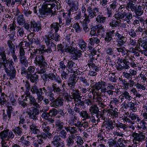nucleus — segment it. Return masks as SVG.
<instances>
[{"label":"nucleus","instance_id":"e2e57ef3","mask_svg":"<svg viewBox=\"0 0 147 147\" xmlns=\"http://www.w3.org/2000/svg\"><path fill=\"white\" fill-rule=\"evenodd\" d=\"M78 117L76 116V114L72 117L70 120L69 121V123L71 125H74L77 122L78 120Z\"/></svg>","mask_w":147,"mask_h":147},{"label":"nucleus","instance_id":"b1692460","mask_svg":"<svg viewBox=\"0 0 147 147\" xmlns=\"http://www.w3.org/2000/svg\"><path fill=\"white\" fill-rule=\"evenodd\" d=\"M116 49L117 52H119V54H121L122 56H124L126 55V56H127V50L126 48L123 46L119 47H117Z\"/></svg>","mask_w":147,"mask_h":147},{"label":"nucleus","instance_id":"72a5a7b5","mask_svg":"<svg viewBox=\"0 0 147 147\" xmlns=\"http://www.w3.org/2000/svg\"><path fill=\"white\" fill-rule=\"evenodd\" d=\"M113 124L111 121H108L105 124L103 127L106 129V130L109 131L114 128V127L113 126Z\"/></svg>","mask_w":147,"mask_h":147},{"label":"nucleus","instance_id":"052dcab7","mask_svg":"<svg viewBox=\"0 0 147 147\" xmlns=\"http://www.w3.org/2000/svg\"><path fill=\"white\" fill-rule=\"evenodd\" d=\"M28 101V100L26 99V98H25L23 99L22 100H20L19 101V103L20 105L23 108H25V107L29 105L28 103H27Z\"/></svg>","mask_w":147,"mask_h":147},{"label":"nucleus","instance_id":"bf43d9fd","mask_svg":"<svg viewBox=\"0 0 147 147\" xmlns=\"http://www.w3.org/2000/svg\"><path fill=\"white\" fill-rule=\"evenodd\" d=\"M37 137L38 138V139L36 140L34 142V145L35 147H38L39 145H41L42 144L44 143L43 140L42 139V138L40 137L38 138L37 136Z\"/></svg>","mask_w":147,"mask_h":147},{"label":"nucleus","instance_id":"58836bf2","mask_svg":"<svg viewBox=\"0 0 147 147\" xmlns=\"http://www.w3.org/2000/svg\"><path fill=\"white\" fill-rule=\"evenodd\" d=\"M50 27L52 29L55 30V32H57L61 28V26L58 24V22H53L51 24Z\"/></svg>","mask_w":147,"mask_h":147},{"label":"nucleus","instance_id":"f704fd0d","mask_svg":"<svg viewBox=\"0 0 147 147\" xmlns=\"http://www.w3.org/2000/svg\"><path fill=\"white\" fill-rule=\"evenodd\" d=\"M52 88H53L52 91L55 93H56L57 94L60 93L61 91V86H58L57 84L55 83H53L52 84Z\"/></svg>","mask_w":147,"mask_h":147},{"label":"nucleus","instance_id":"3c124183","mask_svg":"<svg viewBox=\"0 0 147 147\" xmlns=\"http://www.w3.org/2000/svg\"><path fill=\"white\" fill-rule=\"evenodd\" d=\"M7 75L9 77V79L11 80L13 79L15 77L16 75L15 69L14 68L10 69L9 70V72L8 73Z\"/></svg>","mask_w":147,"mask_h":147},{"label":"nucleus","instance_id":"7c9ffc66","mask_svg":"<svg viewBox=\"0 0 147 147\" xmlns=\"http://www.w3.org/2000/svg\"><path fill=\"white\" fill-rule=\"evenodd\" d=\"M5 106L7 108V113L8 115V117L9 119H10L12 112H13V109L12 106L9 104V103H7L5 105Z\"/></svg>","mask_w":147,"mask_h":147},{"label":"nucleus","instance_id":"0e129e2a","mask_svg":"<svg viewBox=\"0 0 147 147\" xmlns=\"http://www.w3.org/2000/svg\"><path fill=\"white\" fill-rule=\"evenodd\" d=\"M11 142L8 140L1 141L2 147H9L10 145Z\"/></svg>","mask_w":147,"mask_h":147},{"label":"nucleus","instance_id":"37998d69","mask_svg":"<svg viewBox=\"0 0 147 147\" xmlns=\"http://www.w3.org/2000/svg\"><path fill=\"white\" fill-rule=\"evenodd\" d=\"M114 125L118 129L120 130V128H121L124 131L126 130L128 127V126L125 124L123 123H115Z\"/></svg>","mask_w":147,"mask_h":147},{"label":"nucleus","instance_id":"13d9d810","mask_svg":"<svg viewBox=\"0 0 147 147\" xmlns=\"http://www.w3.org/2000/svg\"><path fill=\"white\" fill-rule=\"evenodd\" d=\"M146 123L144 120H142L140 123H138V127L139 128H142L145 129L146 128Z\"/></svg>","mask_w":147,"mask_h":147},{"label":"nucleus","instance_id":"a19ab883","mask_svg":"<svg viewBox=\"0 0 147 147\" xmlns=\"http://www.w3.org/2000/svg\"><path fill=\"white\" fill-rule=\"evenodd\" d=\"M9 51L11 53L15 52V45L12 43V41L10 40H8L7 42Z\"/></svg>","mask_w":147,"mask_h":147},{"label":"nucleus","instance_id":"ddd939ff","mask_svg":"<svg viewBox=\"0 0 147 147\" xmlns=\"http://www.w3.org/2000/svg\"><path fill=\"white\" fill-rule=\"evenodd\" d=\"M96 97L95 98L96 102L99 107L101 108H104L106 105L103 102V99L100 96L101 95L97 93H96Z\"/></svg>","mask_w":147,"mask_h":147},{"label":"nucleus","instance_id":"6e6d98bb","mask_svg":"<svg viewBox=\"0 0 147 147\" xmlns=\"http://www.w3.org/2000/svg\"><path fill=\"white\" fill-rule=\"evenodd\" d=\"M143 8L142 7L139 5L138 6V8L135 10V12L136 15V16L138 17L140 16L143 13V12L142 11V9Z\"/></svg>","mask_w":147,"mask_h":147},{"label":"nucleus","instance_id":"f257e3e1","mask_svg":"<svg viewBox=\"0 0 147 147\" xmlns=\"http://www.w3.org/2000/svg\"><path fill=\"white\" fill-rule=\"evenodd\" d=\"M25 96V98H26L27 100L29 99V105H30L31 106L32 105L36 107L32 109L29 108L27 110V113L29 116L30 119L31 120H33L34 121L38 120V117L39 113V111L37 108L40 107V105L36 102L34 97L31 94L30 92H27L26 94H24L22 96V97H23Z\"/></svg>","mask_w":147,"mask_h":147},{"label":"nucleus","instance_id":"a211bd4d","mask_svg":"<svg viewBox=\"0 0 147 147\" xmlns=\"http://www.w3.org/2000/svg\"><path fill=\"white\" fill-rule=\"evenodd\" d=\"M135 2L132 0H128L126 5V9H127L128 8L130 9L132 11H134L136 9V7L135 6Z\"/></svg>","mask_w":147,"mask_h":147},{"label":"nucleus","instance_id":"4be33fe9","mask_svg":"<svg viewBox=\"0 0 147 147\" xmlns=\"http://www.w3.org/2000/svg\"><path fill=\"white\" fill-rule=\"evenodd\" d=\"M80 116L83 119L82 120L89 119L90 118V115L86 111L83 110L80 113Z\"/></svg>","mask_w":147,"mask_h":147},{"label":"nucleus","instance_id":"5701e85b","mask_svg":"<svg viewBox=\"0 0 147 147\" xmlns=\"http://www.w3.org/2000/svg\"><path fill=\"white\" fill-rule=\"evenodd\" d=\"M8 131L9 129H6L0 132V139L1 140V141L6 140L7 139Z\"/></svg>","mask_w":147,"mask_h":147},{"label":"nucleus","instance_id":"4c0bfd02","mask_svg":"<svg viewBox=\"0 0 147 147\" xmlns=\"http://www.w3.org/2000/svg\"><path fill=\"white\" fill-rule=\"evenodd\" d=\"M30 129L32 132V133L35 134H38L40 132V130L37 128L38 127L33 124L31 125Z\"/></svg>","mask_w":147,"mask_h":147},{"label":"nucleus","instance_id":"c85d7f7f","mask_svg":"<svg viewBox=\"0 0 147 147\" xmlns=\"http://www.w3.org/2000/svg\"><path fill=\"white\" fill-rule=\"evenodd\" d=\"M118 5H119L115 1H112L110 5V7H108V9L113 11H116L117 9Z\"/></svg>","mask_w":147,"mask_h":147},{"label":"nucleus","instance_id":"c756f323","mask_svg":"<svg viewBox=\"0 0 147 147\" xmlns=\"http://www.w3.org/2000/svg\"><path fill=\"white\" fill-rule=\"evenodd\" d=\"M89 111L91 114H97L99 111L98 108L96 104L92 105L90 108Z\"/></svg>","mask_w":147,"mask_h":147},{"label":"nucleus","instance_id":"39448f33","mask_svg":"<svg viewBox=\"0 0 147 147\" xmlns=\"http://www.w3.org/2000/svg\"><path fill=\"white\" fill-rule=\"evenodd\" d=\"M24 26L26 30L30 32H38L41 29V25L34 20L31 21L30 24L28 23H25Z\"/></svg>","mask_w":147,"mask_h":147},{"label":"nucleus","instance_id":"cd10ccee","mask_svg":"<svg viewBox=\"0 0 147 147\" xmlns=\"http://www.w3.org/2000/svg\"><path fill=\"white\" fill-rule=\"evenodd\" d=\"M112 104H114L115 106H117L118 105L120 104L119 100L117 98H112V100H111L110 102V104L109 105V107L110 108L113 109L114 107H113Z\"/></svg>","mask_w":147,"mask_h":147},{"label":"nucleus","instance_id":"aec40b11","mask_svg":"<svg viewBox=\"0 0 147 147\" xmlns=\"http://www.w3.org/2000/svg\"><path fill=\"white\" fill-rule=\"evenodd\" d=\"M77 41L80 48L82 50H86L87 44L83 39H78Z\"/></svg>","mask_w":147,"mask_h":147},{"label":"nucleus","instance_id":"a18cd8bd","mask_svg":"<svg viewBox=\"0 0 147 147\" xmlns=\"http://www.w3.org/2000/svg\"><path fill=\"white\" fill-rule=\"evenodd\" d=\"M17 22L19 25H22L25 22V20L23 14L19 15L17 19Z\"/></svg>","mask_w":147,"mask_h":147},{"label":"nucleus","instance_id":"4468645a","mask_svg":"<svg viewBox=\"0 0 147 147\" xmlns=\"http://www.w3.org/2000/svg\"><path fill=\"white\" fill-rule=\"evenodd\" d=\"M55 127L56 131L61 130L64 129L65 124L62 121L58 120L55 122Z\"/></svg>","mask_w":147,"mask_h":147},{"label":"nucleus","instance_id":"393cba45","mask_svg":"<svg viewBox=\"0 0 147 147\" xmlns=\"http://www.w3.org/2000/svg\"><path fill=\"white\" fill-rule=\"evenodd\" d=\"M127 40V38L125 37H122L120 38H118L117 40V47H122L125 43Z\"/></svg>","mask_w":147,"mask_h":147},{"label":"nucleus","instance_id":"09e8293b","mask_svg":"<svg viewBox=\"0 0 147 147\" xmlns=\"http://www.w3.org/2000/svg\"><path fill=\"white\" fill-rule=\"evenodd\" d=\"M129 59H131V57L125 56L123 59L119 58L118 59V61L121 63H123L124 65H128L127 64V63H129Z\"/></svg>","mask_w":147,"mask_h":147},{"label":"nucleus","instance_id":"f3484780","mask_svg":"<svg viewBox=\"0 0 147 147\" xmlns=\"http://www.w3.org/2000/svg\"><path fill=\"white\" fill-rule=\"evenodd\" d=\"M61 139L58 135H56L53 136V140L51 142L53 146L56 147H59L61 145V143L59 142Z\"/></svg>","mask_w":147,"mask_h":147},{"label":"nucleus","instance_id":"8fccbe9b","mask_svg":"<svg viewBox=\"0 0 147 147\" xmlns=\"http://www.w3.org/2000/svg\"><path fill=\"white\" fill-rule=\"evenodd\" d=\"M16 24L15 21L13 22L12 23L8 26V30H9L10 33L12 32H16Z\"/></svg>","mask_w":147,"mask_h":147},{"label":"nucleus","instance_id":"a878e982","mask_svg":"<svg viewBox=\"0 0 147 147\" xmlns=\"http://www.w3.org/2000/svg\"><path fill=\"white\" fill-rule=\"evenodd\" d=\"M22 130V128L18 126L16 127L14 129H12V131L17 136H21L23 134Z\"/></svg>","mask_w":147,"mask_h":147},{"label":"nucleus","instance_id":"ea45409f","mask_svg":"<svg viewBox=\"0 0 147 147\" xmlns=\"http://www.w3.org/2000/svg\"><path fill=\"white\" fill-rule=\"evenodd\" d=\"M76 50L75 48L73 47H70L69 46L66 45L65 48V52L69 53L72 54L75 53Z\"/></svg>","mask_w":147,"mask_h":147},{"label":"nucleus","instance_id":"774afa93","mask_svg":"<svg viewBox=\"0 0 147 147\" xmlns=\"http://www.w3.org/2000/svg\"><path fill=\"white\" fill-rule=\"evenodd\" d=\"M102 88L101 82H98L96 83L93 86L92 88L98 91L100 89H101Z\"/></svg>","mask_w":147,"mask_h":147},{"label":"nucleus","instance_id":"4d7b16f0","mask_svg":"<svg viewBox=\"0 0 147 147\" xmlns=\"http://www.w3.org/2000/svg\"><path fill=\"white\" fill-rule=\"evenodd\" d=\"M135 86L138 90V91L141 90H144L146 89V85L145 84L143 85L142 84H140L138 82L136 84Z\"/></svg>","mask_w":147,"mask_h":147},{"label":"nucleus","instance_id":"de8ad7c7","mask_svg":"<svg viewBox=\"0 0 147 147\" xmlns=\"http://www.w3.org/2000/svg\"><path fill=\"white\" fill-rule=\"evenodd\" d=\"M131 60L130 62L129 61V63H127V65H129L132 68H134L138 66V63L137 60L133 59L131 57V59H129Z\"/></svg>","mask_w":147,"mask_h":147},{"label":"nucleus","instance_id":"79ce46f5","mask_svg":"<svg viewBox=\"0 0 147 147\" xmlns=\"http://www.w3.org/2000/svg\"><path fill=\"white\" fill-rule=\"evenodd\" d=\"M77 145L75 147H76L81 146L84 143V141L82 138L79 136H77L76 137L75 140Z\"/></svg>","mask_w":147,"mask_h":147},{"label":"nucleus","instance_id":"864d4df0","mask_svg":"<svg viewBox=\"0 0 147 147\" xmlns=\"http://www.w3.org/2000/svg\"><path fill=\"white\" fill-rule=\"evenodd\" d=\"M31 92L32 94H36V95L40 93V88L38 89V87L36 85L32 86L31 89Z\"/></svg>","mask_w":147,"mask_h":147},{"label":"nucleus","instance_id":"680f3d73","mask_svg":"<svg viewBox=\"0 0 147 147\" xmlns=\"http://www.w3.org/2000/svg\"><path fill=\"white\" fill-rule=\"evenodd\" d=\"M126 100H127L128 101H130L132 99V97L130 95L129 93L126 91L122 92Z\"/></svg>","mask_w":147,"mask_h":147},{"label":"nucleus","instance_id":"c03bdc74","mask_svg":"<svg viewBox=\"0 0 147 147\" xmlns=\"http://www.w3.org/2000/svg\"><path fill=\"white\" fill-rule=\"evenodd\" d=\"M58 134H59V137H60L62 138L65 139L67 137V133L64 129L59 130L57 132Z\"/></svg>","mask_w":147,"mask_h":147},{"label":"nucleus","instance_id":"c9c22d12","mask_svg":"<svg viewBox=\"0 0 147 147\" xmlns=\"http://www.w3.org/2000/svg\"><path fill=\"white\" fill-rule=\"evenodd\" d=\"M7 97L4 93H2L0 96V105L1 106H3L7 102Z\"/></svg>","mask_w":147,"mask_h":147},{"label":"nucleus","instance_id":"20e7f679","mask_svg":"<svg viewBox=\"0 0 147 147\" xmlns=\"http://www.w3.org/2000/svg\"><path fill=\"white\" fill-rule=\"evenodd\" d=\"M54 4H46L42 7L39 10L40 15L42 17H46L48 16H53L54 14L53 13L52 9L54 7Z\"/></svg>","mask_w":147,"mask_h":147},{"label":"nucleus","instance_id":"338daca9","mask_svg":"<svg viewBox=\"0 0 147 147\" xmlns=\"http://www.w3.org/2000/svg\"><path fill=\"white\" fill-rule=\"evenodd\" d=\"M129 117L125 115L123 116L122 119L124 123L126 122L134 124V122L132 121Z\"/></svg>","mask_w":147,"mask_h":147},{"label":"nucleus","instance_id":"2eb2a0df","mask_svg":"<svg viewBox=\"0 0 147 147\" xmlns=\"http://www.w3.org/2000/svg\"><path fill=\"white\" fill-rule=\"evenodd\" d=\"M76 136L75 135L71 134L66 139V145L68 147H71L75 143Z\"/></svg>","mask_w":147,"mask_h":147},{"label":"nucleus","instance_id":"412c9836","mask_svg":"<svg viewBox=\"0 0 147 147\" xmlns=\"http://www.w3.org/2000/svg\"><path fill=\"white\" fill-rule=\"evenodd\" d=\"M90 19H89L88 18L84 19L83 20V24L82 27L83 30L86 33L87 32H88L89 30V28L87 25V24L89 23L90 22Z\"/></svg>","mask_w":147,"mask_h":147},{"label":"nucleus","instance_id":"0eeeda50","mask_svg":"<svg viewBox=\"0 0 147 147\" xmlns=\"http://www.w3.org/2000/svg\"><path fill=\"white\" fill-rule=\"evenodd\" d=\"M132 136L134 138L133 140L134 143H136L137 141L140 142L144 140L146 137L144 134L142 133L138 134L136 132L132 133Z\"/></svg>","mask_w":147,"mask_h":147},{"label":"nucleus","instance_id":"69168bd1","mask_svg":"<svg viewBox=\"0 0 147 147\" xmlns=\"http://www.w3.org/2000/svg\"><path fill=\"white\" fill-rule=\"evenodd\" d=\"M73 26V28L77 33H80L81 32L82 28H80L78 23H76L74 24Z\"/></svg>","mask_w":147,"mask_h":147},{"label":"nucleus","instance_id":"49530a36","mask_svg":"<svg viewBox=\"0 0 147 147\" xmlns=\"http://www.w3.org/2000/svg\"><path fill=\"white\" fill-rule=\"evenodd\" d=\"M129 104L130 105V110L134 112H135L137 111V104L136 102H135V103H134L131 101L129 102Z\"/></svg>","mask_w":147,"mask_h":147},{"label":"nucleus","instance_id":"9d476101","mask_svg":"<svg viewBox=\"0 0 147 147\" xmlns=\"http://www.w3.org/2000/svg\"><path fill=\"white\" fill-rule=\"evenodd\" d=\"M71 96L72 99L74 100V102H78V100L81 98L82 96H81V93L78 90H76L71 93Z\"/></svg>","mask_w":147,"mask_h":147},{"label":"nucleus","instance_id":"dca6fc26","mask_svg":"<svg viewBox=\"0 0 147 147\" xmlns=\"http://www.w3.org/2000/svg\"><path fill=\"white\" fill-rule=\"evenodd\" d=\"M63 100L61 97H58L55 99L53 102V106L55 108H58L59 106H61L63 105Z\"/></svg>","mask_w":147,"mask_h":147},{"label":"nucleus","instance_id":"e433bc0d","mask_svg":"<svg viewBox=\"0 0 147 147\" xmlns=\"http://www.w3.org/2000/svg\"><path fill=\"white\" fill-rule=\"evenodd\" d=\"M128 117L131 119V120L132 121H134L135 120H137V121L139 122L140 121V119L139 118L138 115L137 114L133 113L132 114L130 113Z\"/></svg>","mask_w":147,"mask_h":147},{"label":"nucleus","instance_id":"2f4dec72","mask_svg":"<svg viewBox=\"0 0 147 147\" xmlns=\"http://www.w3.org/2000/svg\"><path fill=\"white\" fill-rule=\"evenodd\" d=\"M116 69L119 71H121L124 69H128L130 68V66L128 65H122L121 63H119L116 65Z\"/></svg>","mask_w":147,"mask_h":147},{"label":"nucleus","instance_id":"bb28decb","mask_svg":"<svg viewBox=\"0 0 147 147\" xmlns=\"http://www.w3.org/2000/svg\"><path fill=\"white\" fill-rule=\"evenodd\" d=\"M96 27L97 36L99 35H103L105 33V30L102 26L101 25L99 24L96 26Z\"/></svg>","mask_w":147,"mask_h":147},{"label":"nucleus","instance_id":"1a4fd4ad","mask_svg":"<svg viewBox=\"0 0 147 147\" xmlns=\"http://www.w3.org/2000/svg\"><path fill=\"white\" fill-rule=\"evenodd\" d=\"M34 63L39 66L43 67L46 66L47 65V62L42 55L37 56L35 58Z\"/></svg>","mask_w":147,"mask_h":147},{"label":"nucleus","instance_id":"6ab92c4d","mask_svg":"<svg viewBox=\"0 0 147 147\" xmlns=\"http://www.w3.org/2000/svg\"><path fill=\"white\" fill-rule=\"evenodd\" d=\"M124 18L122 19L117 20H119V21L112 20L109 23V25L112 27H119L121 22H124V21H122V20Z\"/></svg>","mask_w":147,"mask_h":147},{"label":"nucleus","instance_id":"f8f14e48","mask_svg":"<svg viewBox=\"0 0 147 147\" xmlns=\"http://www.w3.org/2000/svg\"><path fill=\"white\" fill-rule=\"evenodd\" d=\"M26 78L30 80L32 83H36L38 81V76L36 74L25 76Z\"/></svg>","mask_w":147,"mask_h":147},{"label":"nucleus","instance_id":"f03ea898","mask_svg":"<svg viewBox=\"0 0 147 147\" xmlns=\"http://www.w3.org/2000/svg\"><path fill=\"white\" fill-rule=\"evenodd\" d=\"M125 5H122L120 6L118 8V11L120 12L117 13L114 15V17L117 20L123 19L122 21H125L126 23L128 24L131 23L130 20L132 19L133 16L132 13H127Z\"/></svg>","mask_w":147,"mask_h":147},{"label":"nucleus","instance_id":"5fc2aeb1","mask_svg":"<svg viewBox=\"0 0 147 147\" xmlns=\"http://www.w3.org/2000/svg\"><path fill=\"white\" fill-rule=\"evenodd\" d=\"M19 61L22 65H24L25 67L28 66V62L27 59L26 57L19 58Z\"/></svg>","mask_w":147,"mask_h":147},{"label":"nucleus","instance_id":"7ed1b4c3","mask_svg":"<svg viewBox=\"0 0 147 147\" xmlns=\"http://www.w3.org/2000/svg\"><path fill=\"white\" fill-rule=\"evenodd\" d=\"M82 11L84 13L83 17L84 19L87 18L92 19L96 17L99 13V8L95 7L92 9L91 6L87 7L86 4L84 5L81 8Z\"/></svg>","mask_w":147,"mask_h":147},{"label":"nucleus","instance_id":"9b49d317","mask_svg":"<svg viewBox=\"0 0 147 147\" xmlns=\"http://www.w3.org/2000/svg\"><path fill=\"white\" fill-rule=\"evenodd\" d=\"M118 110L117 108H115L114 109H108L107 112L108 114L109 115V116L112 117L113 119L118 118Z\"/></svg>","mask_w":147,"mask_h":147},{"label":"nucleus","instance_id":"473e14b6","mask_svg":"<svg viewBox=\"0 0 147 147\" xmlns=\"http://www.w3.org/2000/svg\"><path fill=\"white\" fill-rule=\"evenodd\" d=\"M106 18L103 15H98L96 18V21L99 24H103L105 22Z\"/></svg>","mask_w":147,"mask_h":147},{"label":"nucleus","instance_id":"6e6552de","mask_svg":"<svg viewBox=\"0 0 147 147\" xmlns=\"http://www.w3.org/2000/svg\"><path fill=\"white\" fill-rule=\"evenodd\" d=\"M35 70V67L33 66H29L27 69L24 67H22L21 70V74L24 76L32 74Z\"/></svg>","mask_w":147,"mask_h":147},{"label":"nucleus","instance_id":"423d86ee","mask_svg":"<svg viewBox=\"0 0 147 147\" xmlns=\"http://www.w3.org/2000/svg\"><path fill=\"white\" fill-rule=\"evenodd\" d=\"M44 132H42L40 135H37V137H40L44 139H46L47 138H51L52 136V134L50 133V127L46 123H43L40 126Z\"/></svg>","mask_w":147,"mask_h":147},{"label":"nucleus","instance_id":"603ef678","mask_svg":"<svg viewBox=\"0 0 147 147\" xmlns=\"http://www.w3.org/2000/svg\"><path fill=\"white\" fill-rule=\"evenodd\" d=\"M7 36L9 37V40H11L12 41H14L18 36V34L17 35H16V32H12V33H10Z\"/></svg>","mask_w":147,"mask_h":147}]
</instances>
